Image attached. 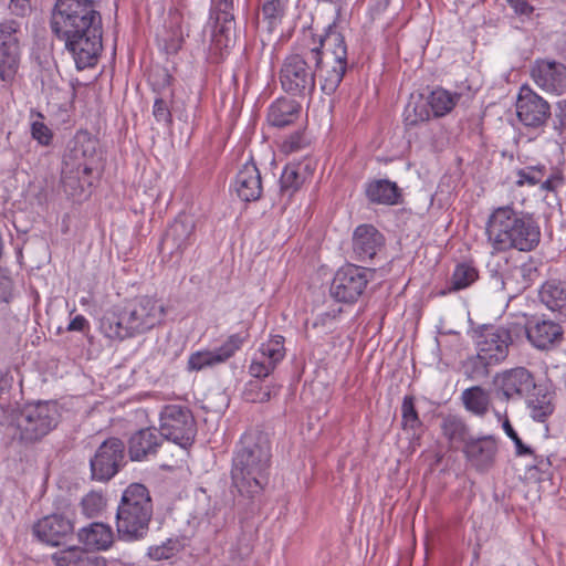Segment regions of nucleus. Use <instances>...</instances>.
Wrapping results in <instances>:
<instances>
[{
    "instance_id": "69168bd1",
    "label": "nucleus",
    "mask_w": 566,
    "mask_h": 566,
    "mask_svg": "<svg viewBox=\"0 0 566 566\" xmlns=\"http://www.w3.org/2000/svg\"><path fill=\"white\" fill-rule=\"evenodd\" d=\"M7 385L6 376L0 371V395L4 390V386Z\"/></svg>"
},
{
    "instance_id": "052dcab7",
    "label": "nucleus",
    "mask_w": 566,
    "mask_h": 566,
    "mask_svg": "<svg viewBox=\"0 0 566 566\" xmlns=\"http://www.w3.org/2000/svg\"><path fill=\"white\" fill-rule=\"evenodd\" d=\"M88 326L87 319L83 315H76L69 324V331L82 332Z\"/></svg>"
},
{
    "instance_id": "680f3d73",
    "label": "nucleus",
    "mask_w": 566,
    "mask_h": 566,
    "mask_svg": "<svg viewBox=\"0 0 566 566\" xmlns=\"http://www.w3.org/2000/svg\"><path fill=\"white\" fill-rule=\"evenodd\" d=\"M149 556L154 559H164L169 558L170 553L169 549L165 546H156L149 548Z\"/></svg>"
},
{
    "instance_id": "ddd939ff",
    "label": "nucleus",
    "mask_w": 566,
    "mask_h": 566,
    "mask_svg": "<svg viewBox=\"0 0 566 566\" xmlns=\"http://www.w3.org/2000/svg\"><path fill=\"white\" fill-rule=\"evenodd\" d=\"M515 107L518 120L526 128L541 129L551 117L548 102L527 85L520 88Z\"/></svg>"
},
{
    "instance_id": "3c124183",
    "label": "nucleus",
    "mask_w": 566,
    "mask_h": 566,
    "mask_svg": "<svg viewBox=\"0 0 566 566\" xmlns=\"http://www.w3.org/2000/svg\"><path fill=\"white\" fill-rule=\"evenodd\" d=\"M182 22H184V15L179 9L169 10L166 25L171 31L172 40H180L182 38V34H184Z\"/></svg>"
},
{
    "instance_id": "9d476101",
    "label": "nucleus",
    "mask_w": 566,
    "mask_h": 566,
    "mask_svg": "<svg viewBox=\"0 0 566 566\" xmlns=\"http://www.w3.org/2000/svg\"><path fill=\"white\" fill-rule=\"evenodd\" d=\"M374 272L355 264L340 268L331 284V295L338 302L355 303L365 292Z\"/></svg>"
},
{
    "instance_id": "4c0bfd02",
    "label": "nucleus",
    "mask_w": 566,
    "mask_h": 566,
    "mask_svg": "<svg viewBox=\"0 0 566 566\" xmlns=\"http://www.w3.org/2000/svg\"><path fill=\"white\" fill-rule=\"evenodd\" d=\"M479 277L478 270L468 263L458 264L453 271L448 290L460 291L470 286Z\"/></svg>"
},
{
    "instance_id": "393cba45",
    "label": "nucleus",
    "mask_w": 566,
    "mask_h": 566,
    "mask_svg": "<svg viewBox=\"0 0 566 566\" xmlns=\"http://www.w3.org/2000/svg\"><path fill=\"white\" fill-rule=\"evenodd\" d=\"M535 386L534 377L524 367L506 370L500 377V388L506 399L528 395Z\"/></svg>"
},
{
    "instance_id": "1a4fd4ad",
    "label": "nucleus",
    "mask_w": 566,
    "mask_h": 566,
    "mask_svg": "<svg viewBox=\"0 0 566 566\" xmlns=\"http://www.w3.org/2000/svg\"><path fill=\"white\" fill-rule=\"evenodd\" d=\"M159 431L164 440L171 441L181 448L191 446L197 434L196 421L189 408L169 405L160 411Z\"/></svg>"
},
{
    "instance_id": "f704fd0d",
    "label": "nucleus",
    "mask_w": 566,
    "mask_h": 566,
    "mask_svg": "<svg viewBox=\"0 0 566 566\" xmlns=\"http://www.w3.org/2000/svg\"><path fill=\"white\" fill-rule=\"evenodd\" d=\"M443 437L450 444H459L465 442L469 438V427L467 422L458 415H447L442 417L440 424Z\"/></svg>"
},
{
    "instance_id": "6e6552de",
    "label": "nucleus",
    "mask_w": 566,
    "mask_h": 566,
    "mask_svg": "<svg viewBox=\"0 0 566 566\" xmlns=\"http://www.w3.org/2000/svg\"><path fill=\"white\" fill-rule=\"evenodd\" d=\"M523 324L510 322L502 326H485L476 338V350L495 366L503 363L511 345L523 335Z\"/></svg>"
},
{
    "instance_id": "2f4dec72",
    "label": "nucleus",
    "mask_w": 566,
    "mask_h": 566,
    "mask_svg": "<svg viewBox=\"0 0 566 566\" xmlns=\"http://www.w3.org/2000/svg\"><path fill=\"white\" fill-rule=\"evenodd\" d=\"M125 316L126 307L119 313L115 311L106 312L101 319V331L103 334L111 339L118 340L135 336L134 332L128 328V324L124 322Z\"/></svg>"
},
{
    "instance_id": "f8f14e48",
    "label": "nucleus",
    "mask_w": 566,
    "mask_h": 566,
    "mask_svg": "<svg viewBox=\"0 0 566 566\" xmlns=\"http://www.w3.org/2000/svg\"><path fill=\"white\" fill-rule=\"evenodd\" d=\"M166 308L160 300L150 296L135 298L126 306L125 323L134 335L144 334L161 324Z\"/></svg>"
},
{
    "instance_id": "79ce46f5",
    "label": "nucleus",
    "mask_w": 566,
    "mask_h": 566,
    "mask_svg": "<svg viewBox=\"0 0 566 566\" xmlns=\"http://www.w3.org/2000/svg\"><path fill=\"white\" fill-rule=\"evenodd\" d=\"M279 386H261L259 382H250L249 388L244 391V398L250 402H266L273 396H276L279 392Z\"/></svg>"
},
{
    "instance_id": "412c9836",
    "label": "nucleus",
    "mask_w": 566,
    "mask_h": 566,
    "mask_svg": "<svg viewBox=\"0 0 566 566\" xmlns=\"http://www.w3.org/2000/svg\"><path fill=\"white\" fill-rule=\"evenodd\" d=\"M531 344L538 349H549L559 344L563 339L564 331L558 323L551 319L535 318L523 325Z\"/></svg>"
},
{
    "instance_id": "c03bdc74",
    "label": "nucleus",
    "mask_w": 566,
    "mask_h": 566,
    "mask_svg": "<svg viewBox=\"0 0 566 566\" xmlns=\"http://www.w3.org/2000/svg\"><path fill=\"white\" fill-rule=\"evenodd\" d=\"M495 416L499 420H502V428L507 437L514 442L517 455L533 454V450L525 446L518 434L513 429L507 416L502 417L499 411H495Z\"/></svg>"
},
{
    "instance_id": "20e7f679",
    "label": "nucleus",
    "mask_w": 566,
    "mask_h": 566,
    "mask_svg": "<svg viewBox=\"0 0 566 566\" xmlns=\"http://www.w3.org/2000/svg\"><path fill=\"white\" fill-rule=\"evenodd\" d=\"M98 140L87 130H78L69 140L62 156L61 182L64 191L81 196L92 186L91 175L97 161Z\"/></svg>"
},
{
    "instance_id": "a211bd4d",
    "label": "nucleus",
    "mask_w": 566,
    "mask_h": 566,
    "mask_svg": "<svg viewBox=\"0 0 566 566\" xmlns=\"http://www.w3.org/2000/svg\"><path fill=\"white\" fill-rule=\"evenodd\" d=\"M497 451V441L493 436L470 438L463 446L467 460L481 472H485L494 465Z\"/></svg>"
},
{
    "instance_id": "49530a36",
    "label": "nucleus",
    "mask_w": 566,
    "mask_h": 566,
    "mask_svg": "<svg viewBox=\"0 0 566 566\" xmlns=\"http://www.w3.org/2000/svg\"><path fill=\"white\" fill-rule=\"evenodd\" d=\"M153 115L156 122L164 127H169L172 123V116L169 108V103L163 97H157L153 106Z\"/></svg>"
},
{
    "instance_id": "7ed1b4c3",
    "label": "nucleus",
    "mask_w": 566,
    "mask_h": 566,
    "mask_svg": "<svg viewBox=\"0 0 566 566\" xmlns=\"http://www.w3.org/2000/svg\"><path fill=\"white\" fill-rule=\"evenodd\" d=\"M485 232L495 252L513 249L530 252L541 241V230L534 218L512 206L494 209L486 221Z\"/></svg>"
},
{
    "instance_id": "13d9d810",
    "label": "nucleus",
    "mask_w": 566,
    "mask_h": 566,
    "mask_svg": "<svg viewBox=\"0 0 566 566\" xmlns=\"http://www.w3.org/2000/svg\"><path fill=\"white\" fill-rule=\"evenodd\" d=\"M516 14L530 15L534 8L525 0H506Z\"/></svg>"
},
{
    "instance_id": "72a5a7b5",
    "label": "nucleus",
    "mask_w": 566,
    "mask_h": 566,
    "mask_svg": "<svg viewBox=\"0 0 566 566\" xmlns=\"http://www.w3.org/2000/svg\"><path fill=\"white\" fill-rule=\"evenodd\" d=\"M538 277L539 270L537 262L533 259H530L527 262H524L518 266H514L510 272V276L506 279V281H503L502 284L505 285L515 283V292H523L528 289Z\"/></svg>"
},
{
    "instance_id": "f03ea898",
    "label": "nucleus",
    "mask_w": 566,
    "mask_h": 566,
    "mask_svg": "<svg viewBox=\"0 0 566 566\" xmlns=\"http://www.w3.org/2000/svg\"><path fill=\"white\" fill-rule=\"evenodd\" d=\"M271 443L261 431L245 432L232 459L231 480L238 493L247 499L261 494L269 480Z\"/></svg>"
},
{
    "instance_id": "c9c22d12",
    "label": "nucleus",
    "mask_w": 566,
    "mask_h": 566,
    "mask_svg": "<svg viewBox=\"0 0 566 566\" xmlns=\"http://www.w3.org/2000/svg\"><path fill=\"white\" fill-rule=\"evenodd\" d=\"M459 98V94H451L446 90L439 88L430 94L427 104L436 117H441L455 106Z\"/></svg>"
},
{
    "instance_id": "a18cd8bd",
    "label": "nucleus",
    "mask_w": 566,
    "mask_h": 566,
    "mask_svg": "<svg viewBox=\"0 0 566 566\" xmlns=\"http://www.w3.org/2000/svg\"><path fill=\"white\" fill-rule=\"evenodd\" d=\"M104 505V497L97 492H90L81 502L82 511L87 517L96 516L103 510Z\"/></svg>"
},
{
    "instance_id": "58836bf2",
    "label": "nucleus",
    "mask_w": 566,
    "mask_h": 566,
    "mask_svg": "<svg viewBox=\"0 0 566 566\" xmlns=\"http://www.w3.org/2000/svg\"><path fill=\"white\" fill-rule=\"evenodd\" d=\"M302 170L310 172V164H300L298 168L293 166L286 167L280 179L282 190L291 191V193L297 190L305 180V175Z\"/></svg>"
},
{
    "instance_id": "0eeeda50",
    "label": "nucleus",
    "mask_w": 566,
    "mask_h": 566,
    "mask_svg": "<svg viewBox=\"0 0 566 566\" xmlns=\"http://www.w3.org/2000/svg\"><path fill=\"white\" fill-rule=\"evenodd\" d=\"M59 418L54 402L38 401L27 405L17 418L19 441L25 444L40 441L57 426Z\"/></svg>"
},
{
    "instance_id": "dca6fc26",
    "label": "nucleus",
    "mask_w": 566,
    "mask_h": 566,
    "mask_svg": "<svg viewBox=\"0 0 566 566\" xmlns=\"http://www.w3.org/2000/svg\"><path fill=\"white\" fill-rule=\"evenodd\" d=\"M531 76L545 92L563 94L566 91V66L553 60H536Z\"/></svg>"
},
{
    "instance_id": "8fccbe9b",
    "label": "nucleus",
    "mask_w": 566,
    "mask_h": 566,
    "mask_svg": "<svg viewBox=\"0 0 566 566\" xmlns=\"http://www.w3.org/2000/svg\"><path fill=\"white\" fill-rule=\"evenodd\" d=\"M275 367L276 366L265 359L264 356L258 354L252 360L249 371L250 375L255 378H265L275 369Z\"/></svg>"
},
{
    "instance_id": "aec40b11",
    "label": "nucleus",
    "mask_w": 566,
    "mask_h": 566,
    "mask_svg": "<svg viewBox=\"0 0 566 566\" xmlns=\"http://www.w3.org/2000/svg\"><path fill=\"white\" fill-rule=\"evenodd\" d=\"M242 344L243 338L239 334H233L214 350H202L191 354L188 359V369L198 371L224 363L234 355Z\"/></svg>"
},
{
    "instance_id": "f3484780",
    "label": "nucleus",
    "mask_w": 566,
    "mask_h": 566,
    "mask_svg": "<svg viewBox=\"0 0 566 566\" xmlns=\"http://www.w3.org/2000/svg\"><path fill=\"white\" fill-rule=\"evenodd\" d=\"M307 52L315 53L326 61L347 62V45L344 35L335 24L328 25L325 33L316 40L312 36V45H303Z\"/></svg>"
},
{
    "instance_id": "de8ad7c7",
    "label": "nucleus",
    "mask_w": 566,
    "mask_h": 566,
    "mask_svg": "<svg viewBox=\"0 0 566 566\" xmlns=\"http://www.w3.org/2000/svg\"><path fill=\"white\" fill-rule=\"evenodd\" d=\"M284 13V3L282 0H264L262 6V14L269 20L271 25L281 20Z\"/></svg>"
},
{
    "instance_id": "864d4df0",
    "label": "nucleus",
    "mask_w": 566,
    "mask_h": 566,
    "mask_svg": "<svg viewBox=\"0 0 566 566\" xmlns=\"http://www.w3.org/2000/svg\"><path fill=\"white\" fill-rule=\"evenodd\" d=\"M78 555V547H69L52 555V560L56 566H75Z\"/></svg>"
},
{
    "instance_id": "09e8293b",
    "label": "nucleus",
    "mask_w": 566,
    "mask_h": 566,
    "mask_svg": "<svg viewBox=\"0 0 566 566\" xmlns=\"http://www.w3.org/2000/svg\"><path fill=\"white\" fill-rule=\"evenodd\" d=\"M517 177V186H524L525 184L530 186H535L542 182L544 171L543 168L539 167H526L524 169L518 170Z\"/></svg>"
},
{
    "instance_id": "37998d69",
    "label": "nucleus",
    "mask_w": 566,
    "mask_h": 566,
    "mask_svg": "<svg viewBox=\"0 0 566 566\" xmlns=\"http://www.w3.org/2000/svg\"><path fill=\"white\" fill-rule=\"evenodd\" d=\"M402 427L405 430H416L421 426L412 396H406L401 406Z\"/></svg>"
},
{
    "instance_id": "5701e85b",
    "label": "nucleus",
    "mask_w": 566,
    "mask_h": 566,
    "mask_svg": "<svg viewBox=\"0 0 566 566\" xmlns=\"http://www.w3.org/2000/svg\"><path fill=\"white\" fill-rule=\"evenodd\" d=\"M164 438L156 428H145L135 432L128 442V453L133 461H140L155 454Z\"/></svg>"
},
{
    "instance_id": "a19ab883",
    "label": "nucleus",
    "mask_w": 566,
    "mask_h": 566,
    "mask_svg": "<svg viewBox=\"0 0 566 566\" xmlns=\"http://www.w3.org/2000/svg\"><path fill=\"white\" fill-rule=\"evenodd\" d=\"M405 124L407 126H415L419 122H426L430 118L428 104L423 99L418 102H410L405 108L403 113Z\"/></svg>"
},
{
    "instance_id": "c756f323",
    "label": "nucleus",
    "mask_w": 566,
    "mask_h": 566,
    "mask_svg": "<svg viewBox=\"0 0 566 566\" xmlns=\"http://www.w3.org/2000/svg\"><path fill=\"white\" fill-rule=\"evenodd\" d=\"M78 541L86 547L97 551L107 549L113 543L112 528L103 523H92L80 530Z\"/></svg>"
},
{
    "instance_id": "9b49d317",
    "label": "nucleus",
    "mask_w": 566,
    "mask_h": 566,
    "mask_svg": "<svg viewBox=\"0 0 566 566\" xmlns=\"http://www.w3.org/2000/svg\"><path fill=\"white\" fill-rule=\"evenodd\" d=\"M21 23L17 19L0 22V80L11 83L19 69Z\"/></svg>"
},
{
    "instance_id": "e433bc0d",
    "label": "nucleus",
    "mask_w": 566,
    "mask_h": 566,
    "mask_svg": "<svg viewBox=\"0 0 566 566\" xmlns=\"http://www.w3.org/2000/svg\"><path fill=\"white\" fill-rule=\"evenodd\" d=\"M495 366L489 359H484L476 350V355L468 357L463 364L464 375L472 381H480L489 377L490 367Z\"/></svg>"
},
{
    "instance_id": "7c9ffc66",
    "label": "nucleus",
    "mask_w": 566,
    "mask_h": 566,
    "mask_svg": "<svg viewBox=\"0 0 566 566\" xmlns=\"http://www.w3.org/2000/svg\"><path fill=\"white\" fill-rule=\"evenodd\" d=\"M461 401L468 412L476 417H484L491 406V395L481 386H472L462 391Z\"/></svg>"
},
{
    "instance_id": "e2e57ef3",
    "label": "nucleus",
    "mask_w": 566,
    "mask_h": 566,
    "mask_svg": "<svg viewBox=\"0 0 566 566\" xmlns=\"http://www.w3.org/2000/svg\"><path fill=\"white\" fill-rule=\"evenodd\" d=\"M551 462L548 459L544 460L542 457L538 459V457H535V468L538 470H544L545 465H549Z\"/></svg>"
},
{
    "instance_id": "4d7b16f0",
    "label": "nucleus",
    "mask_w": 566,
    "mask_h": 566,
    "mask_svg": "<svg viewBox=\"0 0 566 566\" xmlns=\"http://www.w3.org/2000/svg\"><path fill=\"white\" fill-rule=\"evenodd\" d=\"M305 144V139L302 134L295 133L292 134L285 142H284V149L286 151H297L300 150Z\"/></svg>"
},
{
    "instance_id": "603ef678",
    "label": "nucleus",
    "mask_w": 566,
    "mask_h": 566,
    "mask_svg": "<svg viewBox=\"0 0 566 566\" xmlns=\"http://www.w3.org/2000/svg\"><path fill=\"white\" fill-rule=\"evenodd\" d=\"M31 135L42 146H49L53 139L52 130L40 120L31 124Z\"/></svg>"
},
{
    "instance_id": "b1692460",
    "label": "nucleus",
    "mask_w": 566,
    "mask_h": 566,
    "mask_svg": "<svg viewBox=\"0 0 566 566\" xmlns=\"http://www.w3.org/2000/svg\"><path fill=\"white\" fill-rule=\"evenodd\" d=\"M233 188L243 201H255L262 193V180L254 163H247L237 174Z\"/></svg>"
},
{
    "instance_id": "6ab92c4d",
    "label": "nucleus",
    "mask_w": 566,
    "mask_h": 566,
    "mask_svg": "<svg viewBox=\"0 0 566 566\" xmlns=\"http://www.w3.org/2000/svg\"><path fill=\"white\" fill-rule=\"evenodd\" d=\"M74 525L72 521L62 514H51L44 516L33 526L34 535L52 546L63 544L66 538L72 536Z\"/></svg>"
},
{
    "instance_id": "4be33fe9",
    "label": "nucleus",
    "mask_w": 566,
    "mask_h": 566,
    "mask_svg": "<svg viewBox=\"0 0 566 566\" xmlns=\"http://www.w3.org/2000/svg\"><path fill=\"white\" fill-rule=\"evenodd\" d=\"M384 243V235L371 224H360L354 231L353 251L361 262L374 259Z\"/></svg>"
},
{
    "instance_id": "c85d7f7f",
    "label": "nucleus",
    "mask_w": 566,
    "mask_h": 566,
    "mask_svg": "<svg viewBox=\"0 0 566 566\" xmlns=\"http://www.w3.org/2000/svg\"><path fill=\"white\" fill-rule=\"evenodd\" d=\"M365 195L371 203L394 206L399 203L401 191L394 181L375 179L366 185Z\"/></svg>"
},
{
    "instance_id": "4468645a",
    "label": "nucleus",
    "mask_w": 566,
    "mask_h": 566,
    "mask_svg": "<svg viewBox=\"0 0 566 566\" xmlns=\"http://www.w3.org/2000/svg\"><path fill=\"white\" fill-rule=\"evenodd\" d=\"M124 459V443L116 438L104 441L91 460L92 478L108 481L118 471Z\"/></svg>"
},
{
    "instance_id": "473e14b6",
    "label": "nucleus",
    "mask_w": 566,
    "mask_h": 566,
    "mask_svg": "<svg viewBox=\"0 0 566 566\" xmlns=\"http://www.w3.org/2000/svg\"><path fill=\"white\" fill-rule=\"evenodd\" d=\"M532 390L534 392L527 398V408L530 409L531 417L536 421H545L555 409L553 402L554 395L537 385Z\"/></svg>"
},
{
    "instance_id": "f257e3e1",
    "label": "nucleus",
    "mask_w": 566,
    "mask_h": 566,
    "mask_svg": "<svg viewBox=\"0 0 566 566\" xmlns=\"http://www.w3.org/2000/svg\"><path fill=\"white\" fill-rule=\"evenodd\" d=\"M51 29L78 70L93 66L102 51V15L93 0H56Z\"/></svg>"
},
{
    "instance_id": "cd10ccee",
    "label": "nucleus",
    "mask_w": 566,
    "mask_h": 566,
    "mask_svg": "<svg viewBox=\"0 0 566 566\" xmlns=\"http://www.w3.org/2000/svg\"><path fill=\"white\" fill-rule=\"evenodd\" d=\"M300 103L286 97L277 98L269 108L268 122L275 127H285L295 123L301 115Z\"/></svg>"
},
{
    "instance_id": "338daca9",
    "label": "nucleus",
    "mask_w": 566,
    "mask_h": 566,
    "mask_svg": "<svg viewBox=\"0 0 566 566\" xmlns=\"http://www.w3.org/2000/svg\"><path fill=\"white\" fill-rule=\"evenodd\" d=\"M184 1H185V0H178V3H179L180 6H184Z\"/></svg>"
},
{
    "instance_id": "ea45409f",
    "label": "nucleus",
    "mask_w": 566,
    "mask_h": 566,
    "mask_svg": "<svg viewBox=\"0 0 566 566\" xmlns=\"http://www.w3.org/2000/svg\"><path fill=\"white\" fill-rule=\"evenodd\" d=\"M259 355L264 356L265 359L276 366L285 356L284 338L280 335L273 336L261 345Z\"/></svg>"
},
{
    "instance_id": "423d86ee",
    "label": "nucleus",
    "mask_w": 566,
    "mask_h": 566,
    "mask_svg": "<svg viewBox=\"0 0 566 566\" xmlns=\"http://www.w3.org/2000/svg\"><path fill=\"white\" fill-rule=\"evenodd\" d=\"M314 60L317 55L303 46L300 53L287 56L280 70L282 88L294 96L310 97L315 90Z\"/></svg>"
},
{
    "instance_id": "bb28decb",
    "label": "nucleus",
    "mask_w": 566,
    "mask_h": 566,
    "mask_svg": "<svg viewBox=\"0 0 566 566\" xmlns=\"http://www.w3.org/2000/svg\"><path fill=\"white\" fill-rule=\"evenodd\" d=\"M541 302L566 321V282L546 281L538 292Z\"/></svg>"
},
{
    "instance_id": "5fc2aeb1",
    "label": "nucleus",
    "mask_w": 566,
    "mask_h": 566,
    "mask_svg": "<svg viewBox=\"0 0 566 566\" xmlns=\"http://www.w3.org/2000/svg\"><path fill=\"white\" fill-rule=\"evenodd\" d=\"M7 7L10 14L17 18H24L32 11L30 0H8Z\"/></svg>"
},
{
    "instance_id": "0e129e2a",
    "label": "nucleus",
    "mask_w": 566,
    "mask_h": 566,
    "mask_svg": "<svg viewBox=\"0 0 566 566\" xmlns=\"http://www.w3.org/2000/svg\"><path fill=\"white\" fill-rule=\"evenodd\" d=\"M334 316H332L329 313H325L319 317V322L315 321L313 323V326L316 327L319 323L324 324L326 319H332Z\"/></svg>"
},
{
    "instance_id": "6e6d98bb",
    "label": "nucleus",
    "mask_w": 566,
    "mask_h": 566,
    "mask_svg": "<svg viewBox=\"0 0 566 566\" xmlns=\"http://www.w3.org/2000/svg\"><path fill=\"white\" fill-rule=\"evenodd\" d=\"M232 4V0H219L217 4L218 19H222L224 22L234 20L233 14L231 13Z\"/></svg>"
},
{
    "instance_id": "39448f33",
    "label": "nucleus",
    "mask_w": 566,
    "mask_h": 566,
    "mask_svg": "<svg viewBox=\"0 0 566 566\" xmlns=\"http://www.w3.org/2000/svg\"><path fill=\"white\" fill-rule=\"evenodd\" d=\"M153 502L147 488L133 483L124 491L116 513V530L123 541H138L148 532Z\"/></svg>"
},
{
    "instance_id": "a878e982",
    "label": "nucleus",
    "mask_w": 566,
    "mask_h": 566,
    "mask_svg": "<svg viewBox=\"0 0 566 566\" xmlns=\"http://www.w3.org/2000/svg\"><path fill=\"white\" fill-rule=\"evenodd\" d=\"M314 60L315 73L318 72L321 90L331 95L338 88L347 70V62L326 61L322 56Z\"/></svg>"
},
{
    "instance_id": "2eb2a0df",
    "label": "nucleus",
    "mask_w": 566,
    "mask_h": 566,
    "mask_svg": "<svg viewBox=\"0 0 566 566\" xmlns=\"http://www.w3.org/2000/svg\"><path fill=\"white\" fill-rule=\"evenodd\" d=\"M196 222L192 216L181 213L168 227L161 249L171 255L180 258L185 250L195 242Z\"/></svg>"
},
{
    "instance_id": "bf43d9fd",
    "label": "nucleus",
    "mask_w": 566,
    "mask_h": 566,
    "mask_svg": "<svg viewBox=\"0 0 566 566\" xmlns=\"http://www.w3.org/2000/svg\"><path fill=\"white\" fill-rule=\"evenodd\" d=\"M563 179L558 175H552L546 180H542L541 188L545 191H554L559 185H562Z\"/></svg>"
}]
</instances>
